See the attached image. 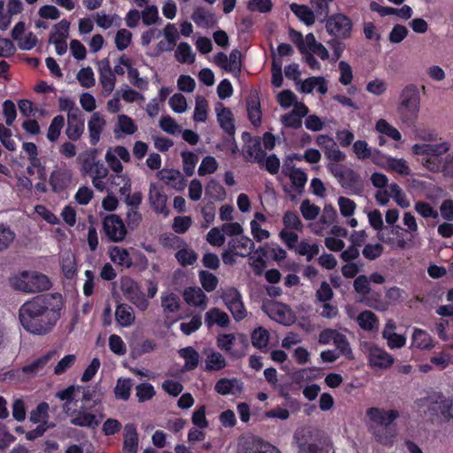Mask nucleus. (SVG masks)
Masks as SVG:
<instances>
[{"label": "nucleus", "instance_id": "nucleus-13", "mask_svg": "<svg viewBox=\"0 0 453 453\" xmlns=\"http://www.w3.org/2000/svg\"><path fill=\"white\" fill-rule=\"evenodd\" d=\"M262 310L273 320L278 323L288 326L294 323L295 315L292 311L284 303L275 301L264 302Z\"/></svg>", "mask_w": 453, "mask_h": 453}, {"label": "nucleus", "instance_id": "nucleus-33", "mask_svg": "<svg viewBox=\"0 0 453 453\" xmlns=\"http://www.w3.org/2000/svg\"><path fill=\"white\" fill-rule=\"evenodd\" d=\"M115 319L121 326H130L135 319L134 309L126 303L119 304L116 307Z\"/></svg>", "mask_w": 453, "mask_h": 453}, {"label": "nucleus", "instance_id": "nucleus-58", "mask_svg": "<svg viewBox=\"0 0 453 453\" xmlns=\"http://www.w3.org/2000/svg\"><path fill=\"white\" fill-rule=\"evenodd\" d=\"M133 383L130 379H119L115 387V396L118 399L127 400L130 396V391Z\"/></svg>", "mask_w": 453, "mask_h": 453}, {"label": "nucleus", "instance_id": "nucleus-64", "mask_svg": "<svg viewBox=\"0 0 453 453\" xmlns=\"http://www.w3.org/2000/svg\"><path fill=\"white\" fill-rule=\"evenodd\" d=\"M135 395L140 403L150 400L155 395L154 387L150 383H142L135 387Z\"/></svg>", "mask_w": 453, "mask_h": 453}, {"label": "nucleus", "instance_id": "nucleus-59", "mask_svg": "<svg viewBox=\"0 0 453 453\" xmlns=\"http://www.w3.org/2000/svg\"><path fill=\"white\" fill-rule=\"evenodd\" d=\"M300 211L304 219L313 220L319 215L320 208L306 199L301 203Z\"/></svg>", "mask_w": 453, "mask_h": 453}, {"label": "nucleus", "instance_id": "nucleus-38", "mask_svg": "<svg viewBox=\"0 0 453 453\" xmlns=\"http://www.w3.org/2000/svg\"><path fill=\"white\" fill-rule=\"evenodd\" d=\"M375 130L393 141L399 142L402 140L400 131L384 119H380L375 124Z\"/></svg>", "mask_w": 453, "mask_h": 453}, {"label": "nucleus", "instance_id": "nucleus-49", "mask_svg": "<svg viewBox=\"0 0 453 453\" xmlns=\"http://www.w3.org/2000/svg\"><path fill=\"white\" fill-rule=\"evenodd\" d=\"M70 180V173L65 170H54L50 177V183L52 188L57 191L64 188L67 181Z\"/></svg>", "mask_w": 453, "mask_h": 453}, {"label": "nucleus", "instance_id": "nucleus-10", "mask_svg": "<svg viewBox=\"0 0 453 453\" xmlns=\"http://www.w3.org/2000/svg\"><path fill=\"white\" fill-rule=\"evenodd\" d=\"M89 400V395L88 393H84L82 396V405L79 410L74 407L72 411H70L67 415L70 417V422L78 426H84L89 428H95L98 426L101 421L104 418V415L102 413L95 414L89 412L88 411L85 403Z\"/></svg>", "mask_w": 453, "mask_h": 453}, {"label": "nucleus", "instance_id": "nucleus-16", "mask_svg": "<svg viewBox=\"0 0 453 453\" xmlns=\"http://www.w3.org/2000/svg\"><path fill=\"white\" fill-rule=\"evenodd\" d=\"M238 453H280L278 449L258 437H243L238 445Z\"/></svg>", "mask_w": 453, "mask_h": 453}, {"label": "nucleus", "instance_id": "nucleus-55", "mask_svg": "<svg viewBox=\"0 0 453 453\" xmlns=\"http://www.w3.org/2000/svg\"><path fill=\"white\" fill-rule=\"evenodd\" d=\"M65 125V119L62 115H58L53 118L49 127L47 138L50 142H55L58 139L61 130Z\"/></svg>", "mask_w": 453, "mask_h": 453}, {"label": "nucleus", "instance_id": "nucleus-9", "mask_svg": "<svg viewBox=\"0 0 453 453\" xmlns=\"http://www.w3.org/2000/svg\"><path fill=\"white\" fill-rule=\"evenodd\" d=\"M59 356V353L56 349L50 350L45 355L33 361L32 363L22 367L21 370H12L6 373H4V380H12V379H24L22 376L26 377H34L39 372H41L47 364L55 359Z\"/></svg>", "mask_w": 453, "mask_h": 453}, {"label": "nucleus", "instance_id": "nucleus-15", "mask_svg": "<svg viewBox=\"0 0 453 453\" xmlns=\"http://www.w3.org/2000/svg\"><path fill=\"white\" fill-rule=\"evenodd\" d=\"M104 159L107 165L113 173H120L123 172L124 169L122 162L129 163L131 155L126 147L117 145L107 149Z\"/></svg>", "mask_w": 453, "mask_h": 453}, {"label": "nucleus", "instance_id": "nucleus-30", "mask_svg": "<svg viewBox=\"0 0 453 453\" xmlns=\"http://www.w3.org/2000/svg\"><path fill=\"white\" fill-rule=\"evenodd\" d=\"M164 36L166 42H160L157 45L160 51L172 50L179 40V31L175 24L168 23L164 30Z\"/></svg>", "mask_w": 453, "mask_h": 453}, {"label": "nucleus", "instance_id": "nucleus-14", "mask_svg": "<svg viewBox=\"0 0 453 453\" xmlns=\"http://www.w3.org/2000/svg\"><path fill=\"white\" fill-rule=\"evenodd\" d=\"M103 229L105 235L114 242H122L127 234L122 219L117 214H110L104 217Z\"/></svg>", "mask_w": 453, "mask_h": 453}, {"label": "nucleus", "instance_id": "nucleus-44", "mask_svg": "<svg viewBox=\"0 0 453 453\" xmlns=\"http://www.w3.org/2000/svg\"><path fill=\"white\" fill-rule=\"evenodd\" d=\"M282 223L284 225L283 229L294 230L302 233L303 230V223L302 222L299 216L291 211H288L284 213L282 218Z\"/></svg>", "mask_w": 453, "mask_h": 453}, {"label": "nucleus", "instance_id": "nucleus-48", "mask_svg": "<svg viewBox=\"0 0 453 453\" xmlns=\"http://www.w3.org/2000/svg\"><path fill=\"white\" fill-rule=\"evenodd\" d=\"M386 170L395 172L403 176H408L411 173V168L404 158H396L393 157L388 158V166Z\"/></svg>", "mask_w": 453, "mask_h": 453}, {"label": "nucleus", "instance_id": "nucleus-18", "mask_svg": "<svg viewBox=\"0 0 453 453\" xmlns=\"http://www.w3.org/2000/svg\"><path fill=\"white\" fill-rule=\"evenodd\" d=\"M148 196L150 203L157 213L167 214V196L164 191V187L160 183L151 182L150 184Z\"/></svg>", "mask_w": 453, "mask_h": 453}, {"label": "nucleus", "instance_id": "nucleus-31", "mask_svg": "<svg viewBox=\"0 0 453 453\" xmlns=\"http://www.w3.org/2000/svg\"><path fill=\"white\" fill-rule=\"evenodd\" d=\"M84 133V120L82 115L67 119L65 134L71 141H78Z\"/></svg>", "mask_w": 453, "mask_h": 453}, {"label": "nucleus", "instance_id": "nucleus-60", "mask_svg": "<svg viewBox=\"0 0 453 453\" xmlns=\"http://www.w3.org/2000/svg\"><path fill=\"white\" fill-rule=\"evenodd\" d=\"M219 167V164L215 157L211 156H207L203 158L199 167H198V174L200 176H205L208 174L214 173Z\"/></svg>", "mask_w": 453, "mask_h": 453}, {"label": "nucleus", "instance_id": "nucleus-61", "mask_svg": "<svg viewBox=\"0 0 453 453\" xmlns=\"http://www.w3.org/2000/svg\"><path fill=\"white\" fill-rule=\"evenodd\" d=\"M181 157L183 162V171L188 176L193 175L198 161V156L190 151H183L181 153Z\"/></svg>", "mask_w": 453, "mask_h": 453}, {"label": "nucleus", "instance_id": "nucleus-28", "mask_svg": "<svg viewBox=\"0 0 453 453\" xmlns=\"http://www.w3.org/2000/svg\"><path fill=\"white\" fill-rule=\"evenodd\" d=\"M123 453H136L138 449V434L133 424L124 427Z\"/></svg>", "mask_w": 453, "mask_h": 453}, {"label": "nucleus", "instance_id": "nucleus-23", "mask_svg": "<svg viewBox=\"0 0 453 453\" xmlns=\"http://www.w3.org/2000/svg\"><path fill=\"white\" fill-rule=\"evenodd\" d=\"M395 324L393 320L387 321L385 327L382 331V337L387 341L389 349H401L406 343V337L403 334H396Z\"/></svg>", "mask_w": 453, "mask_h": 453}, {"label": "nucleus", "instance_id": "nucleus-42", "mask_svg": "<svg viewBox=\"0 0 453 453\" xmlns=\"http://www.w3.org/2000/svg\"><path fill=\"white\" fill-rule=\"evenodd\" d=\"M403 291L396 287H393L388 289L386 293L387 301L384 303H380L376 305H372V307L378 311H386L388 305L395 304L403 299Z\"/></svg>", "mask_w": 453, "mask_h": 453}, {"label": "nucleus", "instance_id": "nucleus-25", "mask_svg": "<svg viewBox=\"0 0 453 453\" xmlns=\"http://www.w3.org/2000/svg\"><path fill=\"white\" fill-rule=\"evenodd\" d=\"M434 346V341L427 332L420 328L413 329L411 348L420 350H430Z\"/></svg>", "mask_w": 453, "mask_h": 453}, {"label": "nucleus", "instance_id": "nucleus-24", "mask_svg": "<svg viewBox=\"0 0 453 453\" xmlns=\"http://www.w3.org/2000/svg\"><path fill=\"white\" fill-rule=\"evenodd\" d=\"M215 391L222 395H238L242 393L243 383L238 379L223 378L219 380L215 384Z\"/></svg>", "mask_w": 453, "mask_h": 453}, {"label": "nucleus", "instance_id": "nucleus-35", "mask_svg": "<svg viewBox=\"0 0 453 453\" xmlns=\"http://www.w3.org/2000/svg\"><path fill=\"white\" fill-rule=\"evenodd\" d=\"M226 365L225 357L218 351L209 350L204 359V370L216 372L222 370Z\"/></svg>", "mask_w": 453, "mask_h": 453}, {"label": "nucleus", "instance_id": "nucleus-1", "mask_svg": "<svg viewBox=\"0 0 453 453\" xmlns=\"http://www.w3.org/2000/svg\"><path fill=\"white\" fill-rule=\"evenodd\" d=\"M57 311L50 307V300L37 296L19 309V320L25 330L34 334H46L58 320Z\"/></svg>", "mask_w": 453, "mask_h": 453}, {"label": "nucleus", "instance_id": "nucleus-45", "mask_svg": "<svg viewBox=\"0 0 453 453\" xmlns=\"http://www.w3.org/2000/svg\"><path fill=\"white\" fill-rule=\"evenodd\" d=\"M98 161L95 153L92 151L82 152L77 157V162L81 166V172L83 174H88Z\"/></svg>", "mask_w": 453, "mask_h": 453}, {"label": "nucleus", "instance_id": "nucleus-40", "mask_svg": "<svg viewBox=\"0 0 453 453\" xmlns=\"http://www.w3.org/2000/svg\"><path fill=\"white\" fill-rule=\"evenodd\" d=\"M205 195L216 201H224L226 192L224 187L215 179H211L205 186Z\"/></svg>", "mask_w": 453, "mask_h": 453}, {"label": "nucleus", "instance_id": "nucleus-2", "mask_svg": "<svg viewBox=\"0 0 453 453\" xmlns=\"http://www.w3.org/2000/svg\"><path fill=\"white\" fill-rule=\"evenodd\" d=\"M366 415L372 422L371 430L376 441L384 445L392 444L396 434L389 426L399 417V412L395 410L370 408Z\"/></svg>", "mask_w": 453, "mask_h": 453}, {"label": "nucleus", "instance_id": "nucleus-50", "mask_svg": "<svg viewBox=\"0 0 453 453\" xmlns=\"http://www.w3.org/2000/svg\"><path fill=\"white\" fill-rule=\"evenodd\" d=\"M290 9L296 15V17L307 26L314 24L315 16L309 7L305 5L292 4L290 5Z\"/></svg>", "mask_w": 453, "mask_h": 453}, {"label": "nucleus", "instance_id": "nucleus-27", "mask_svg": "<svg viewBox=\"0 0 453 453\" xmlns=\"http://www.w3.org/2000/svg\"><path fill=\"white\" fill-rule=\"evenodd\" d=\"M359 327L365 332H377L379 330L378 317L371 311H363L356 318Z\"/></svg>", "mask_w": 453, "mask_h": 453}, {"label": "nucleus", "instance_id": "nucleus-19", "mask_svg": "<svg viewBox=\"0 0 453 453\" xmlns=\"http://www.w3.org/2000/svg\"><path fill=\"white\" fill-rule=\"evenodd\" d=\"M137 130L138 127L131 117L126 114H119L117 116L113 127V134L116 139L119 140L124 136L133 135Z\"/></svg>", "mask_w": 453, "mask_h": 453}, {"label": "nucleus", "instance_id": "nucleus-34", "mask_svg": "<svg viewBox=\"0 0 453 453\" xmlns=\"http://www.w3.org/2000/svg\"><path fill=\"white\" fill-rule=\"evenodd\" d=\"M161 307L165 314H172L177 312L180 308V297L170 291H165L161 294Z\"/></svg>", "mask_w": 453, "mask_h": 453}, {"label": "nucleus", "instance_id": "nucleus-41", "mask_svg": "<svg viewBox=\"0 0 453 453\" xmlns=\"http://www.w3.org/2000/svg\"><path fill=\"white\" fill-rule=\"evenodd\" d=\"M179 355L185 360L184 368L192 371L198 365L199 353L192 347H187L179 350Z\"/></svg>", "mask_w": 453, "mask_h": 453}, {"label": "nucleus", "instance_id": "nucleus-3", "mask_svg": "<svg viewBox=\"0 0 453 453\" xmlns=\"http://www.w3.org/2000/svg\"><path fill=\"white\" fill-rule=\"evenodd\" d=\"M370 181L378 189L374 194V199L379 205H387L392 197L399 207L403 209L410 207L411 203L401 187L395 182L388 184V178L384 173L379 172L372 173Z\"/></svg>", "mask_w": 453, "mask_h": 453}, {"label": "nucleus", "instance_id": "nucleus-6", "mask_svg": "<svg viewBox=\"0 0 453 453\" xmlns=\"http://www.w3.org/2000/svg\"><path fill=\"white\" fill-rule=\"evenodd\" d=\"M12 286L26 293H35L48 290L51 283L49 278L42 273L24 272L13 279Z\"/></svg>", "mask_w": 453, "mask_h": 453}, {"label": "nucleus", "instance_id": "nucleus-63", "mask_svg": "<svg viewBox=\"0 0 453 453\" xmlns=\"http://www.w3.org/2000/svg\"><path fill=\"white\" fill-rule=\"evenodd\" d=\"M415 211L424 219H437L438 212L432 205L425 201H417L414 204Z\"/></svg>", "mask_w": 453, "mask_h": 453}, {"label": "nucleus", "instance_id": "nucleus-29", "mask_svg": "<svg viewBox=\"0 0 453 453\" xmlns=\"http://www.w3.org/2000/svg\"><path fill=\"white\" fill-rule=\"evenodd\" d=\"M216 112L218 121L222 129L226 133L233 134L235 127L232 111L228 108L224 107L221 104H219L216 107Z\"/></svg>", "mask_w": 453, "mask_h": 453}, {"label": "nucleus", "instance_id": "nucleus-21", "mask_svg": "<svg viewBox=\"0 0 453 453\" xmlns=\"http://www.w3.org/2000/svg\"><path fill=\"white\" fill-rule=\"evenodd\" d=\"M255 245L253 241L245 236L241 235L231 238L227 242V248L231 253L239 257H247L253 250Z\"/></svg>", "mask_w": 453, "mask_h": 453}, {"label": "nucleus", "instance_id": "nucleus-52", "mask_svg": "<svg viewBox=\"0 0 453 453\" xmlns=\"http://www.w3.org/2000/svg\"><path fill=\"white\" fill-rule=\"evenodd\" d=\"M69 23L66 20H61L54 26L55 32L50 37V43L66 42L68 37Z\"/></svg>", "mask_w": 453, "mask_h": 453}, {"label": "nucleus", "instance_id": "nucleus-56", "mask_svg": "<svg viewBox=\"0 0 453 453\" xmlns=\"http://www.w3.org/2000/svg\"><path fill=\"white\" fill-rule=\"evenodd\" d=\"M58 107L60 111L66 112L67 119L81 114L75 102L69 97H59Z\"/></svg>", "mask_w": 453, "mask_h": 453}, {"label": "nucleus", "instance_id": "nucleus-22", "mask_svg": "<svg viewBox=\"0 0 453 453\" xmlns=\"http://www.w3.org/2000/svg\"><path fill=\"white\" fill-rule=\"evenodd\" d=\"M183 299L189 306L203 311L207 307L208 297L202 288L188 287L183 291Z\"/></svg>", "mask_w": 453, "mask_h": 453}, {"label": "nucleus", "instance_id": "nucleus-43", "mask_svg": "<svg viewBox=\"0 0 453 453\" xmlns=\"http://www.w3.org/2000/svg\"><path fill=\"white\" fill-rule=\"evenodd\" d=\"M294 250L296 254L304 256L308 261H311L319 253V246L317 243H310L307 240H302Z\"/></svg>", "mask_w": 453, "mask_h": 453}, {"label": "nucleus", "instance_id": "nucleus-39", "mask_svg": "<svg viewBox=\"0 0 453 453\" xmlns=\"http://www.w3.org/2000/svg\"><path fill=\"white\" fill-rule=\"evenodd\" d=\"M119 62L127 68L128 78L134 86L141 89L147 88L148 81L139 76V72L137 69L131 66V61L128 58L123 56L119 58Z\"/></svg>", "mask_w": 453, "mask_h": 453}, {"label": "nucleus", "instance_id": "nucleus-12", "mask_svg": "<svg viewBox=\"0 0 453 453\" xmlns=\"http://www.w3.org/2000/svg\"><path fill=\"white\" fill-rule=\"evenodd\" d=\"M363 349L372 369H388L394 364V357L390 354L372 343H365Z\"/></svg>", "mask_w": 453, "mask_h": 453}, {"label": "nucleus", "instance_id": "nucleus-53", "mask_svg": "<svg viewBox=\"0 0 453 453\" xmlns=\"http://www.w3.org/2000/svg\"><path fill=\"white\" fill-rule=\"evenodd\" d=\"M62 271L65 277L71 279L74 276L77 271L76 261L74 255L71 252H65L61 259Z\"/></svg>", "mask_w": 453, "mask_h": 453}, {"label": "nucleus", "instance_id": "nucleus-26", "mask_svg": "<svg viewBox=\"0 0 453 453\" xmlns=\"http://www.w3.org/2000/svg\"><path fill=\"white\" fill-rule=\"evenodd\" d=\"M204 322L208 327H211L214 325L220 327H227L230 324V318L225 311L214 307L205 313Z\"/></svg>", "mask_w": 453, "mask_h": 453}, {"label": "nucleus", "instance_id": "nucleus-7", "mask_svg": "<svg viewBox=\"0 0 453 453\" xmlns=\"http://www.w3.org/2000/svg\"><path fill=\"white\" fill-rule=\"evenodd\" d=\"M327 170L337 179L340 185L353 194H360L362 180L360 175L353 169L341 164L328 163Z\"/></svg>", "mask_w": 453, "mask_h": 453}, {"label": "nucleus", "instance_id": "nucleus-17", "mask_svg": "<svg viewBox=\"0 0 453 453\" xmlns=\"http://www.w3.org/2000/svg\"><path fill=\"white\" fill-rule=\"evenodd\" d=\"M107 125L105 117L99 111L93 112L88 119V132L89 143L92 146L96 145L101 139V135Z\"/></svg>", "mask_w": 453, "mask_h": 453}, {"label": "nucleus", "instance_id": "nucleus-46", "mask_svg": "<svg viewBox=\"0 0 453 453\" xmlns=\"http://www.w3.org/2000/svg\"><path fill=\"white\" fill-rule=\"evenodd\" d=\"M247 111L251 123L257 127L261 123L260 104L257 96H251L247 102Z\"/></svg>", "mask_w": 453, "mask_h": 453}, {"label": "nucleus", "instance_id": "nucleus-8", "mask_svg": "<svg viewBox=\"0 0 453 453\" xmlns=\"http://www.w3.org/2000/svg\"><path fill=\"white\" fill-rule=\"evenodd\" d=\"M120 290L123 296L132 303L139 311H145L150 306V301L139 283L130 277H122Z\"/></svg>", "mask_w": 453, "mask_h": 453}, {"label": "nucleus", "instance_id": "nucleus-47", "mask_svg": "<svg viewBox=\"0 0 453 453\" xmlns=\"http://www.w3.org/2000/svg\"><path fill=\"white\" fill-rule=\"evenodd\" d=\"M175 58L180 63H194L196 55L188 42H180L175 50Z\"/></svg>", "mask_w": 453, "mask_h": 453}, {"label": "nucleus", "instance_id": "nucleus-5", "mask_svg": "<svg viewBox=\"0 0 453 453\" xmlns=\"http://www.w3.org/2000/svg\"><path fill=\"white\" fill-rule=\"evenodd\" d=\"M420 111V96L416 85L405 86L399 94L395 112L400 121L406 125H413Z\"/></svg>", "mask_w": 453, "mask_h": 453}, {"label": "nucleus", "instance_id": "nucleus-37", "mask_svg": "<svg viewBox=\"0 0 453 453\" xmlns=\"http://www.w3.org/2000/svg\"><path fill=\"white\" fill-rule=\"evenodd\" d=\"M112 186L119 187V192L120 195H127L131 192L132 181L127 173L123 172L113 173L109 178Z\"/></svg>", "mask_w": 453, "mask_h": 453}, {"label": "nucleus", "instance_id": "nucleus-57", "mask_svg": "<svg viewBox=\"0 0 453 453\" xmlns=\"http://www.w3.org/2000/svg\"><path fill=\"white\" fill-rule=\"evenodd\" d=\"M248 160L263 165L266 153L262 150L259 141L250 145L247 150Z\"/></svg>", "mask_w": 453, "mask_h": 453}, {"label": "nucleus", "instance_id": "nucleus-11", "mask_svg": "<svg viewBox=\"0 0 453 453\" xmlns=\"http://www.w3.org/2000/svg\"><path fill=\"white\" fill-rule=\"evenodd\" d=\"M351 19L342 13L330 16L326 21V30L333 37L348 39L352 33Z\"/></svg>", "mask_w": 453, "mask_h": 453}, {"label": "nucleus", "instance_id": "nucleus-62", "mask_svg": "<svg viewBox=\"0 0 453 453\" xmlns=\"http://www.w3.org/2000/svg\"><path fill=\"white\" fill-rule=\"evenodd\" d=\"M251 342L258 349L266 348L269 342V332L264 327L255 329L251 335Z\"/></svg>", "mask_w": 453, "mask_h": 453}, {"label": "nucleus", "instance_id": "nucleus-54", "mask_svg": "<svg viewBox=\"0 0 453 453\" xmlns=\"http://www.w3.org/2000/svg\"><path fill=\"white\" fill-rule=\"evenodd\" d=\"M77 362V356L75 354H68L63 357L54 366L53 372L56 375H62L72 368Z\"/></svg>", "mask_w": 453, "mask_h": 453}, {"label": "nucleus", "instance_id": "nucleus-20", "mask_svg": "<svg viewBox=\"0 0 453 453\" xmlns=\"http://www.w3.org/2000/svg\"><path fill=\"white\" fill-rule=\"evenodd\" d=\"M165 241H168L171 245H176L178 248H180L175 254V257L180 265L184 266L190 265L196 261V253L193 250L187 248L184 242L179 237L172 236Z\"/></svg>", "mask_w": 453, "mask_h": 453}, {"label": "nucleus", "instance_id": "nucleus-32", "mask_svg": "<svg viewBox=\"0 0 453 453\" xmlns=\"http://www.w3.org/2000/svg\"><path fill=\"white\" fill-rule=\"evenodd\" d=\"M109 257L114 264L129 268L133 265L132 257L129 252L121 247L113 246L109 249Z\"/></svg>", "mask_w": 453, "mask_h": 453}, {"label": "nucleus", "instance_id": "nucleus-51", "mask_svg": "<svg viewBox=\"0 0 453 453\" xmlns=\"http://www.w3.org/2000/svg\"><path fill=\"white\" fill-rule=\"evenodd\" d=\"M208 102L203 96H196L193 119L196 122H205L207 119Z\"/></svg>", "mask_w": 453, "mask_h": 453}, {"label": "nucleus", "instance_id": "nucleus-4", "mask_svg": "<svg viewBox=\"0 0 453 453\" xmlns=\"http://www.w3.org/2000/svg\"><path fill=\"white\" fill-rule=\"evenodd\" d=\"M450 150V144L447 141L437 143L420 142L411 147V152L416 156H422L421 165L430 172L443 173L444 160L442 156Z\"/></svg>", "mask_w": 453, "mask_h": 453}, {"label": "nucleus", "instance_id": "nucleus-36", "mask_svg": "<svg viewBox=\"0 0 453 453\" xmlns=\"http://www.w3.org/2000/svg\"><path fill=\"white\" fill-rule=\"evenodd\" d=\"M315 88L321 95L327 92L326 81L323 77H310L301 84V91L303 93H311Z\"/></svg>", "mask_w": 453, "mask_h": 453}]
</instances>
